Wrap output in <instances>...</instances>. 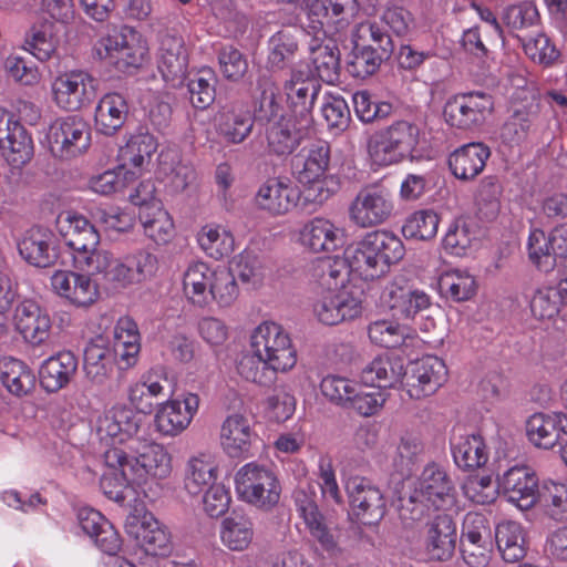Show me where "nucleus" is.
Masks as SVG:
<instances>
[{"label":"nucleus","mask_w":567,"mask_h":567,"mask_svg":"<svg viewBox=\"0 0 567 567\" xmlns=\"http://www.w3.org/2000/svg\"><path fill=\"white\" fill-rule=\"evenodd\" d=\"M298 363V350L290 332L274 321L258 324L249 337V352L238 364L239 375L259 386H270L278 374L291 372Z\"/></svg>","instance_id":"nucleus-1"},{"label":"nucleus","mask_w":567,"mask_h":567,"mask_svg":"<svg viewBox=\"0 0 567 567\" xmlns=\"http://www.w3.org/2000/svg\"><path fill=\"white\" fill-rule=\"evenodd\" d=\"M171 473V463H103L100 486L109 499L133 511L134 504H144L140 493L157 498Z\"/></svg>","instance_id":"nucleus-2"},{"label":"nucleus","mask_w":567,"mask_h":567,"mask_svg":"<svg viewBox=\"0 0 567 567\" xmlns=\"http://www.w3.org/2000/svg\"><path fill=\"white\" fill-rule=\"evenodd\" d=\"M404 255L402 240L386 230L368 233L344 251L349 269L363 280H374L386 275L391 266L398 264Z\"/></svg>","instance_id":"nucleus-3"},{"label":"nucleus","mask_w":567,"mask_h":567,"mask_svg":"<svg viewBox=\"0 0 567 567\" xmlns=\"http://www.w3.org/2000/svg\"><path fill=\"white\" fill-rule=\"evenodd\" d=\"M183 293L189 303L199 308L213 301L220 307H229L237 299L239 289L231 271L197 260L184 271Z\"/></svg>","instance_id":"nucleus-4"},{"label":"nucleus","mask_w":567,"mask_h":567,"mask_svg":"<svg viewBox=\"0 0 567 567\" xmlns=\"http://www.w3.org/2000/svg\"><path fill=\"white\" fill-rule=\"evenodd\" d=\"M95 55L120 71L141 68L150 55L145 37L135 28L122 25L118 30L102 35L94 45Z\"/></svg>","instance_id":"nucleus-5"},{"label":"nucleus","mask_w":567,"mask_h":567,"mask_svg":"<svg viewBox=\"0 0 567 567\" xmlns=\"http://www.w3.org/2000/svg\"><path fill=\"white\" fill-rule=\"evenodd\" d=\"M419 127L408 121H396L371 134L367 154L373 166L386 167L409 157L419 144Z\"/></svg>","instance_id":"nucleus-6"},{"label":"nucleus","mask_w":567,"mask_h":567,"mask_svg":"<svg viewBox=\"0 0 567 567\" xmlns=\"http://www.w3.org/2000/svg\"><path fill=\"white\" fill-rule=\"evenodd\" d=\"M235 489L240 501L262 511L275 507L281 494L276 474L259 463H246L238 470Z\"/></svg>","instance_id":"nucleus-7"},{"label":"nucleus","mask_w":567,"mask_h":567,"mask_svg":"<svg viewBox=\"0 0 567 567\" xmlns=\"http://www.w3.org/2000/svg\"><path fill=\"white\" fill-rule=\"evenodd\" d=\"M125 533L146 555L167 557L173 551L168 528L144 504H134L124 524Z\"/></svg>","instance_id":"nucleus-8"},{"label":"nucleus","mask_w":567,"mask_h":567,"mask_svg":"<svg viewBox=\"0 0 567 567\" xmlns=\"http://www.w3.org/2000/svg\"><path fill=\"white\" fill-rule=\"evenodd\" d=\"M56 229L65 245L72 250V264L81 270L100 250V234L83 215L65 210L56 217Z\"/></svg>","instance_id":"nucleus-9"},{"label":"nucleus","mask_w":567,"mask_h":567,"mask_svg":"<svg viewBox=\"0 0 567 567\" xmlns=\"http://www.w3.org/2000/svg\"><path fill=\"white\" fill-rule=\"evenodd\" d=\"M395 212L392 193L381 186L361 188L351 200L349 219L359 228H372L386 223Z\"/></svg>","instance_id":"nucleus-10"},{"label":"nucleus","mask_w":567,"mask_h":567,"mask_svg":"<svg viewBox=\"0 0 567 567\" xmlns=\"http://www.w3.org/2000/svg\"><path fill=\"white\" fill-rule=\"evenodd\" d=\"M45 140L50 152L61 158L76 157L91 145V128L75 115L56 118L49 126Z\"/></svg>","instance_id":"nucleus-11"},{"label":"nucleus","mask_w":567,"mask_h":567,"mask_svg":"<svg viewBox=\"0 0 567 567\" xmlns=\"http://www.w3.org/2000/svg\"><path fill=\"white\" fill-rule=\"evenodd\" d=\"M50 92L53 103L59 109L74 112L94 100L96 81L82 70L65 71L53 78Z\"/></svg>","instance_id":"nucleus-12"},{"label":"nucleus","mask_w":567,"mask_h":567,"mask_svg":"<svg viewBox=\"0 0 567 567\" xmlns=\"http://www.w3.org/2000/svg\"><path fill=\"white\" fill-rule=\"evenodd\" d=\"M91 272L55 270L50 278L51 290L76 309H89L100 299V286Z\"/></svg>","instance_id":"nucleus-13"},{"label":"nucleus","mask_w":567,"mask_h":567,"mask_svg":"<svg viewBox=\"0 0 567 567\" xmlns=\"http://www.w3.org/2000/svg\"><path fill=\"white\" fill-rule=\"evenodd\" d=\"M311 310L320 323L337 326L359 318L363 308L361 299L351 289H341L339 291H316Z\"/></svg>","instance_id":"nucleus-14"},{"label":"nucleus","mask_w":567,"mask_h":567,"mask_svg":"<svg viewBox=\"0 0 567 567\" xmlns=\"http://www.w3.org/2000/svg\"><path fill=\"white\" fill-rule=\"evenodd\" d=\"M320 91V84L310 71L292 69L290 79L284 84L288 113L301 121V126H311L312 109Z\"/></svg>","instance_id":"nucleus-15"},{"label":"nucleus","mask_w":567,"mask_h":567,"mask_svg":"<svg viewBox=\"0 0 567 567\" xmlns=\"http://www.w3.org/2000/svg\"><path fill=\"white\" fill-rule=\"evenodd\" d=\"M0 152L4 159L14 167L29 163L34 153L31 134L14 113L1 106Z\"/></svg>","instance_id":"nucleus-16"},{"label":"nucleus","mask_w":567,"mask_h":567,"mask_svg":"<svg viewBox=\"0 0 567 567\" xmlns=\"http://www.w3.org/2000/svg\"><path fill=\"white\" fill-rule=\"evenodd\" d=\"M296 511L302 518L310 536L330 555L339 551V532L327 523L316 503L312 489L299 488L293 494Z\"/></svg>","instance_id":"nucleus-17"},{"label":"nucleus","mask_w":567,"mask_h":567,"mask_svg":"<svg viewBox=\"0 0 567 567\" xmlns=\"http://www.w3.org/2000/svg\"><path fill=\"white\" fill-rule=\"evenodd\" d=\"M138 424L133 411L123 405H115L97 421V434L102 447V456L111 450L123 451L128 440L133 439Z\"/></svg>","instance_id":"nucleus-18"},{"label":"nucleus","mask_w":567,"mask_h":567,"mask_svg":"<svg viewBox=\"0 0 567 567\" xmlns=\"http://www.w3.org/2000/svg\"><path fill=\"white\" fill-rule=\"evenodd\" d=\"M492 110V97L475 92L450 97L444 105L443 115L450 126L468 130L481 124Z\"/></svg>","instance_id":"nucleus-19"},{"label":"nucleus","mask_w":567,"mask_h":567,"mask_svg":"<svg viewBox=\"0 0 567 567\" xmlns=\"http://www.w3.org/2000/svg\"><path fill=\"white\" fill-rule=\"evenodd\" d=\"M307 14L308 27L316 34L332 35L350 24L354 16V0H312Z\"/></svg>","instance_id":"nucleus-20"},{"label":"nucleus","mask_w":567,"mask_h":567,"mask_svg":"<svg viewBox=\"0 0 567 567\" xmlns=\"http://www.w3.org/2000/svg\"><path fill=\"white\" fill-rule=\"evenodd\" d=\"M300 189L288 177H270L256 192L255 206L274 217L284 216L299 203Z\"/></svg>","instance_id":"nucleus-21"},{"label":"nucleus","mask_w":567,"mask_h":567,"mask_svg":"<svg viewBox=\"0 0 567 567\" xmlns=\"http://www.w3.org/2000/svg\"><path fill=\"white\" fill-rule=\"evenodd\" d=\"M447 381V368L435 355H426L412 364L404 386L411 399L421 400L433 395Z\"/></svg>","instance_id":"nucleus-22"},{"label":"nucleus","mask_w":567,"mask_h":567,"mask_svg":"<svg viewBox=\"0 0 567 567\" xmlns=\"http://www.w3.org/2000/svg\"><path fill=\"white\" fill-rule=\"evenodd\" d=\"M13 326L27 343L39 347L49 340L52 321L48 310L39 302L25 299L14 309Z\"/></svg>","instance_id":"nucleus-23"},{"label":"nucleus","mask_w":567,"mask_h":567,"mask_svg":"<svg viewBox=\"0 0 567 567\" xmlns=\"http://www.w3.org/2000/svg\"><path fill=\"white\" fill-rule=\"evenodd\" d=\"M200 399L187 392L181 398L167 400L158 405L155 415L157 430L165 435H177L185 431L198 412Z\"/></svg>","instance_id":"nucleus-24"},{"label":"nucleus","mask_w":567,"mask_h":567,"mask_svg":"<svg viewBox=\"0 0 567 567\" xmlns=\"http://www.w3.org/2000/svg\"><path fill=\"white\" fill-rule=\"evenodd\" d=\"M157 146V140L150 133L140 132L131 135L126 144L118 150L117 164L120 168L135 182L150 171Z\"/></svg>","instance_id":"nucleus-25"},{"label":"nucleus","mask_w":567,"mask_h":567,"mask_svg":"<svg viewBox=\"0 0 567 567\" xmlns=\"http://www.w3.org/2000/svg\"><path fill=\"white\" fill-rule=\"evenodd\" d=\"M353 514L364 524L379 522L385 513V503L379 488L364 477H351L346 482Z\"/></svg>","instance_id":"nucleus-26"},{"label":"nucleus","mask_w":567,"mask_h":567,"mask_svg":"<svg viewBox=\"0 0 567 567\" xmlns=\"http://www.w3.org/2000/svg\"><path fill=\"white\" fill-rule=\"evenodd\" d=\"M537 486L538 478L526 465H515L497 480V487L520 511H527L535 505Z\"/></svg>","instance_id":"nucleus-27"},{"label":"nucleus","mask_w":567,"mask_h":567,"mask_svg":"<svg viewBox=\"0 0 567 567\" xmlns=\"http://www.w3.org/2000/svg\"><path fill=\"white\" fill-rule=\"evenodd\" d=\"M257 442L249 420L239 413L228 415L221 426L219 444L223 452L230 458H248L254 456L252 447Z\"/></svg>","instance_id":"nucleus-28"},{"label":"nucleus","mask_w":567,"mask_h":567,"mask_svg":"<svg viewBox=\"0 0 567 567\" xmlns=\"http://www.w3.org/2000/svg\"><path fill=\"white\" fill-rule=\"evenodd\" d=\"M158 70L172 86H179L187 73L188 52L184 40L172 33H164L159 38Z\"/></svg>","instance_id":"nucleus-29"},{"label":"nucleus","mask_w":567,"mask_h":567,"mask_svg":"<svg viewBox=\"0 0 567 567\" xmlns=\"http://www.w3.org/2000/svg\"><path fill=\"white\" fill-rule=\"evenodd\" d=\"M346 229L323 217H315L300 231V240L313 252H332L343 247Z\"/></svg>","instance_id":"nucleus-30"},{"label":"nucleus","mask_w":567,"mask_h":567,"mask_svg":"<svg viewBox=\"0 0 567 567\" xmlns=\"http://www.w3.org/2000/svg\"><path fill=\"white\" fill-rule=\"evenodd\" d=\"M382 301L403 318H413L430 307V297L413 289L403 278L389 282L382 292Z\"/></svg>","instance_id":"nucleus-31"},{"label":"nucleus","mask_w":567,"mask_h":567,"mask_svg":"<svg viewBox=\"0 0 567 567\" xmlns=\"http://www.w3.org/2000/svg\"><path fill=\"white\" fill-rule=\"evenodd\" d=\"M330 146L317 141L305 146L292 161V174L299 184L316 182L319 177L330 176Z\"/></svg>","instance_id":"nucleus-32"},{"label":"nucleus","mask_w":567,"mask_h":567,"mask_svg":"<svg viewBox=\"0 0 567 567\" xmlns=\"http://www.w3.org/2000/svg\"><path fill=\"white\" fill-rule=\"evenodd\" d=\"M411 502H427L435 509L453 504V486L437 463H429L423 470L415 495Z\"/></svg>","instance_id":"nucleus-33"},{"label":"nucleus","mask_w":567,"mask_h":567,"mask_svg":"<svg viewBox=\"0 0 567 567\" xmlns=\"http://www.w3.org/2000/svg\"><path fill=\"white\" fill-rule=\"evenodd\" d=\"M20 256L35 267H49L56 259L53 234L43 227L27 230L18 244Z\"/></svg>","instance_id":"nucleus-34"},{"label":"nucleus","mask_w":567,"mask_h":567,"mask_svg":"<svg viewBox=\"0 0 567 567\" xmlns=\"http://www.w3.org/2000/svg\"><path fill=\"white\" fill-rule=\"evenodd\" d=\"M457 533L449 515H437L427 526L424 548L432 560H447L456 546Z\"/></svg>","instance_id":"nucleus-35"},{"label":"nucleus","mask_w":567,"mask_h":567,"mask_svg":"<svg viewBox=\"0 0 567 567\" xmlns=\"http://www.w3.org/2000/svg\"><path fill=\"white\" fill-rule=\"evenodd\" d=\"M82 530L90 536L96 546L104 553L120 550L122 539L112 523L99 511L83 507L78 514Z\"/></svg>","instance_id":"nucleus-36"},{"label":"nucleus","mask_w":567,"mask_h":567,"mask_svg":"<svg viewBox=\"0 0 567 567\" xmlns=\"http://www.w3.org/2000/svg\"><path fill=\"white\" fill-rule=\"evenodd\" d=\"M78 370V359L71 351H60L45 359L39 371L40 382L47 392L65 388Z\"/></svg>","instance_id":"nucleus-37"},{"label":"nucleus","mask_w":567,"mask_h":567,"mask_svg":"<svg viewBox=\"0 0 567 567\" xmlns=\"http://www.w3.org/2000/svg\"><path fill=\"white\" fill-rule=\"evenodd\" d=\"M82 271L103 275L104 280L114 288L125 289L135 285L133 268L128 261L115 258L112 252L100 249L94 257L86 264Z\"/></svg>","instance_id":"nucleus-38"},{"label":"nucleus","mask_w":567,"mask_h":567,"mask_svg":"<svg viewBox=\"0 0 567 567\" xmlns=\"http://www.w3.org/2000/svg\"><path fill=\"white\" fill-rule=\"evenodd\" d=\"M495 544L506 563L519 561L528 550V530L516 520H502L495 526Z\"/></svg>","instance_id":"nucleus-39"},{"label":"nucleus","mask_w":567,"mask_h":567,"mask_svg":"<svg viewBox=\"0 0 567 567\" xmlns=\"http://www.w3.org/2000/svg\"><path fill=\"white\" fill-rule=\"evenodd\" d=\"M310 126H301V121L282 115L267 131V145L270 153L290 155L300 144L303 133Z\"/></svg>","instance_id":"nucleus-40"},{"label":"nucleus","mask_w":567,"mask_h":567,"mask_svg":"<svg viewBox=\"0 0 567 567\" xmlns=\"http://www.w3.org/2000/svg\"><path fill=\"white\" fill-rule=\"evenodd\" d=\"M218 536L228 550L245 551L255 538L254 522L246 514L233 512L220 522Z\"/></svg>","instance_id":"nucleus-41"},{"label":"nucleus","mask_w":567,"mask_h":567,"mask_svg":"<svg viewBox=\"0 0 567 567\" xmlns=\"http://www.w3.org/2000/svg\"><path fill=\"white\" fill-rule=\"evenodd\" d=\"M489 150L482 143H470L455 150L449 157L453 175L463 181L473 179L484 169Z\"/></svg>","instance_id":"nucleus-42"},{"label":"nucleus","mask_w":567,"mask_h":567,"mask_svg":"<svg viewBox=\"0 0 567 567\" xmlns=\"http://www.w3.org/2000/svg\"><path fill=\"white\" fill-rule=\"evenodd\" d=\"M128 105L122 94L107 93L101 97L95 109V126L104 135L115 134L125 123Z\"/></svg>","instance_id":"nucleus-43"},{"label":"nucleus","mask_w":567,"mask_h":567,"mask_svg":"<svg viewBox=\"0 0 567 567\" xmlns=\"http://www.w3.org/2000/svg\"><path fill=\"white\" fill-rule=\"evenodd\" d=\"M406 374L401 358L382 355L373 359L362 371V380L367 384L385 390L395 386Z\"/></svg>","instance_id":"nucleus-44"},{"label":"nucleus","mask_w":567,"mask_h":567,"mask_svg":"<svg viewBox=\"0 0 567 567\" xmlns=\"http://www.w3.org/2000/svg\"><path fill=\"white\" fill-rule=\"evenodd\" d=\"M140 223L145 236L156 244H167L174 236V221L161 202L140 208Z\"/></svg>","instance_id":"nucleus-45"},{"label":"nucleus","mask_w":567,"mask_h":567,"mask_svg":"<svg viewBox=\"0 0 567 567\" xmlns=\"http://www.w3.org/2000/svg\"><path fill=\"white\" fill-rule=\"evenodd\" d=\"M346 256L343 258H324L318 260L312 268V277L317 282V291H336L350 289Z\"/></svg>","instance_id":"nucleus-46"},{"label":"nucleus","mask_w":567,"mask_h":567,"mask_svg":"<svg viewBox=\"0 0 567 567\" xmlns=\"http://www.w3.org/2000/svg\"><path fill=\"white\" fill-rule=\"evenodd\" d=\"M159 167L167 177V185L175 193L185 192L197 184L196 169L190 163L183 162L175 151L161 153Z\"/></svg>","instance_id":"nucleus-47"},{"label":"nucleus","mask_w":567,"mask_h":567,"mask_svg":"<svg viewBox=\"0 0 567 567\" xmlns=\"http://www.w3.org/2000/svg\"><path fill=\"white\" fill-rule=\"evenodd\" d=\"M368 334L371 342L385 348H408L419 341L414 333L388 319L371 322L368 327Z\"/></svg>","instance_id":"nucleus-48"},{"label":"nucleus","mask_w":567,"mask_h":567,"mask_svg":"<svg viewBox=\"0 0 567 567\" xmlns=\"http://www.w3.org/2000/svg\"><path fill=\"white\" fill-rule=\"evenodd\" d=\"M485 463H465L464 471L468 476L463 483L464 494L477 504H487L495 499L497 484L493 482L492 474L483 466Z\"/></svg>","instance_id":"nucleus-49"},{"label":"nucleus","mask_w":567,"mask_h":567,"mask_svg":"<svg viewBox=\"0 0 567 567\" xmlns=\"http://www.w3.org/2000/svg\"><path fill=\"white\" fill-rule=\"evenodd\" d=\"M254 120L249 112L236 109L223 110L216 116V131L227 143L239 144L251 133Z\"/></svg>","instance_id":"nucleus-50"},{"label":"nucleus","mask_w":567,"mask_h":567,"mask_svg":"<svg viewBox=\"0 0 567 567\" xmlns=\"http://www.w3.org/2000/svg\"><path fill=\"white\" fill-rule=\"evenodd\" d=\"M200 249L215 260L229 256L235 250V238L229 229L218 224H207L197 234Z\"/></svg>","instance_id":"nucleus-51"},{"label":"nucleus","mask_w":567,"mask_h":567,"mask_svg":"<svg viewBox=\"0 0 567 567\" xmlns=\"http://www.w3.org/2000/svg\"><path fill=\"white\" fill-rule=\"evenodd\" d=\"M141 337L136 322L130 317H122L114 327V351L125 363L132 367L141 349Z\"/></svg>","instance_id":"nucleus-52"},{"label":"nucleus","mask_w":567,"mask_h":567,"mask_svg":"<svg viewBox=\"0 0 567 567\" xmlns=\"http://www.w3.org/2000/svg\"><path fill=\"white\" fill-rule=\"evenodd\" d=\"M477 240L476 225L465 218H458L450 225L443 238V246L451 255L462 257L472 252Z\"/></svg>","instance_id":"nucleus-53"},{"label":"nucleus","mask_w":567,"mask_h":567,"mask_svg":"<svg viewBox=\"0 0 567 567\" xmlns=\"http://www.w3.org/2000/svg\"><path fill=\"white\" fill-rule=\"evenodd\" d=\"M58 38L53 23L45 21L34 24L25 32L22 49L31 53L39 61L50 60L55 53Z\"/></svg>","instance_id":"nucleus-54"},{"label":"nucleus","mask_w":567,"mask_h":567,"mask_svg":"<svg viewBox=\"0 0 567 567\" xmlns=\"http://www.w3.org/2000/svg\"><path fill=\"white\" fill-rule=\"evenodd\" d=\"M442 293L454 301H466L475 296L477 281L467 269L453 268L443 271L439 277Z\"/></svg>","instance_id":"nucleus-55"},{"label":"nucleus","mask_w":567,"mask_h":567,"mask_svg":"<svg viewBox=\"0 0 567 567\" xmlns=\"http://www.w3.org/2000/svg\"><path fill=\"white\" fill-rule=\"evenodd\" d=\"M0 380L8 391L17 396L28 394L34 385L32 371L16 358H3L0 361Z\"/></svg>","instance_id":"nucleus-56"},{"label":"nucleus","mask_w":567,"mask_h":567,"mask_svg":"<svg viewBox=\"0 0 567 567\" xmlns=\"http://www.w3.org/2000/svg\"><path fill=\"white\" fill-rule=\"evenodd\" d=\"M310 61L317 75L324 82L333 83L339 76V50L332 43H321L316 37L309 47Z\"/></svg>","instance_id":"nucleus-57"},{"label":"nucleus","mask_w":567,"mask_h":567,"mask_svg":"<svg viewBox=\"0 0 567 567\" xmlns=\"http://www.w3.org/2000/svg\"><path fill=\"white\" fill-rule=\"evenodd\" d=\"M166 457L172 458L163 445L136 437L127 441L125 450L106 453V461H164Z\"/></svg>","instance_id":"nucleus-58"},{"label":"nucleus","mask_w":567,"mask_h":567,"mask_svg":"<svg viewBox=\"0 0 567 567\" xmlns=\"http://www.w3.org/2000/svg\"><path fill=\"white\" fill-rule=\"evenodd\" d=\"M537 501L545 513L555 520L567 519V483L546 480L537 493Z\"/></svg>","instance_id":"nucleus-59"},{"label":"nucleus","mask_w":567,"mask_h":567,"mask_svg":"<svg viewBox=\"0 0 567 567\" xmlns=\"http://www.w3.org/2000/svg\"><path fill=\"white\" fill-rule=\"evenodd\" d=\"M298 52L297 34L280 30L269 39L268 63L271 69L282 70L295 62Z\"/></svg>","instance_id":"nucleus-60"},{"label":"nucleus","mask_w":567,"mask_h":567,"mask_svg":"<svg viewBox=\"0 0 567 567\" xmlns=\"http://www.w3.org/2000/svg\"><path fill=\"white\" fill-rule=\"evenodd\" d=\"M558 425L555 413H535L526 424L528 440L537 447L550 449L558 441Z\"/></svg>","instance_id":"nucleus-61"},{"label":"nucleus","mask_w":567,"mask_h":567,"mask_svg":"<svg viewBox=\"0 0 567 567\" xmlns=\"http://www.w3.org/2000/svg\"><path fill=\"white\" fill-rule=\"evenodd\" d=\"M113 371L111 352L99 344H90L84 352L85 378L94 385H104Z\"/></svg>","instance_id":"nucleus-62"},{"label":"nucleus","mask_w":567,"mask_h":567,"mask_svg":"<svg viewBox=\"0 0 567 567\" xmlns=\"http://www.w3.org/2000/svg\"><path fill=\"white\" fill-rule=\"evenodd\" d=\"M388 393L385 390L374 385L354 386L353 393L347 408L354 410L359 415L369 417L381 411Z\"/></svg>","instance_id":"nucleus-63"},{"label":"nucleus","mask_w":567,"mask_h":567,"mask_svg":"<svg viewBox=\"0 0 567 567\" xmlns=\"http://www.w3.org/2000/svg\"><path fill=\"white\" fill-rule=\"evenodd\" d=\"M234 277L252 288L260 287L266 276L262 259L252 251H243L233 261Z\"/></svg>","instance_id":"nucleus-64"}]
</instances>
